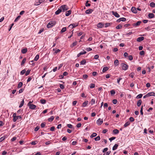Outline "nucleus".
<instances>
[{"label": "nucleus", "instance_id": "5701e85b", "mask_svg": "<svg viewBox=\"0 0 155 155\" xmlns=\"http://www.w3.org/2000/svg\"><path fill=\"white\" fill-rule=\"evenodd\" d=\"M118 146V144H115L114 145L113 147L112 150H116Z\"/></svg>", "mask_w": 155, "mask_h": 155}, {"label": "nucleus", "instance_id": "69168bd1", "mask_svg": "<svg viewBox=\"0 0 155 155\" xmlns=\"http://www.w3.org/2000/svg\"><path fill=\"white\" fill-rule=\"evenodd\" d=\"M5 138V137H3L0 138V142H2L3 141Z\"/></svg>", "mask_w": 155, "mask_h": 155}, {"label": "nucleus", "instance_id": "a18cd8bd", "mask_svg": "<svg viewBox=\"0 0 155 155\" xmlns=\"http://www.w3.org/2000/svg\"><path fill=\"white\" fill-rule=\"evenodd\" d=\"M134 75H135L134 73V72H132L129 75V76L131 77V78H133L134 77Z\"/></svg>", "mask_w": 155, "mask_h": 155}, {"label": "nucleus", "instance_id": "79ce46f5", "mask_svg": "<svg viewBox=\"0 0 155 155\" xmlns=\"http://www.w3.org/2000/svg\"><path fill=\"white\" fill-rule=\"evenodd\" d=\"M142 96L143 95L142 94H140L137 96L136 98L137 99H140L142 97Z\"/></svg>", "mask_w": 155, "mask_h": 155}, {"label": "nucleus", "instance_id": "7ed1b4c3", "mask_svg": "<svg viewBox=\"0 0 155 155\" xmlns=\"http://www.w3.org/2000/svg\"><path fill=\"white\" fill-rule=\"evenodd\" d=\"M78 25V23H73L70 24L68 27L69 28H74L76 26H77Z\"/></svg>", "mask_w": 155, "mask_h": 155}, {"label": "nucleus", "instance_id": "39448f33", "mask_svg": "<svg viewBox=\"0 0 155 155\" xmlns=\"http://www.w3.org/2000/svg\"><path fill=\"white\" fill-rule=\"evenodd\" d=\"M54 24H55L52 22H50L47 24V27L48 28H50L51 27L53 26Z\"/></svg>", "mask_w": 155, "mask_h": 155}, {"label": "nucleus", "instance_id": "f704fd0d", "mask_svg": "<svg viewBox=\"0 0 155 155\" xmlns=\"http://www.w3.org/2000/svg\"><path fill=\"white\" fill-rule=\"evenodd\" d=\"M66 30V28L65 27H64L62 28V29L61 31V32L62 33L65 32Z\"/></svg>", "mask_w": 155, "mask_h": 155}, {"label": "nucleus", "instance_id": "2eb2a0df", "mask_svg": "<svg viewBox=\"0 0 155 155\" xmlns=\"http://www.w3.org/2000/svg\"><path fill=\"white\" fill-rule=\"evenodd\" d=\"M148 17L150 18H153L154 17V15L152 13H150L148 15Z\"/></svg>", "mask_w": 155, "mask_h": 155}, {"label": "nucleus", "instance_id": "6e6d98bb", "mask_svg": "<svg viewBox=\"0 0 155 155\" xmlns=\"http://www.w3.org/2000/svg\"><path fill=\"white\" fill-rule=\"evenodd\" d=\"M32 77H29L27 79V82H28L30 81L32 79Z\"/></svg>", "mask_w": 155, "mask_h": 155}, {"label": "nucleus", "instance_id": "052dcab7", "mask_svg": "<svg viewBox=\"0 0 155 155\" xmlns=\"http://www.w3.org/2000/svg\"><path fill=\"white\" fill-rule=\"evenodd\" d=\"M40 127L39 126H37L34 129V130L35 131H37L39 129Z\"/></svg>", "mask_w": 155, "mask_h": 155}, {"label": "nucleus", "instance_id": "412c9836", "mask_svg": "<svg viewBox=\"0 0 155 155\" xmlns=\"http://www.w3.org/2000/svg\"><path fill=\"white\" fill-rule=\"evenodd\" d=\"M27 51V48H25L21 50V53L23 54H25Z\"/></svg>", "mask_w": 155, "mask_h": 155}, {"label": "nucleus", "instance_id": "37998d69", "mask_svg": "<svg viewBox=\"0 0 155 155\" xmlns=\"http://www.w3.org/2000/svg\"><path fill=\"white\" fill-rule=\"evenodd\" d=\"M31 71L30 70H28L26 72H25V75L26 76L28 75L30 73Z\"/></svg>", "mask_w": 155, "mask_h": 155}, {"label": "nucleus", "instance_id": "a211bd4d", "mask_svg": "<svg viewBox=\"0 0 155 155\" xmlns=\"http://www.w3.org/2000/svg\"><path fill=\"white\" fill-rule=\"evenodd\" d=\"M142 101L141 100H139L137 102V105L138 107H140Z\"/></svg>", "mask_w": 155, "mask_h": 155}, {"label": "nucleus", "instance_id": "b1692460", "mask_svg": "<svg viewBox=\"0 0 155 155\" xmlns=\"http://www.w3.org/2000/svg\"><path fill=\"white\" fill-rule=\"evenodd\" d=\"M40 102L42 104H45L46 103V101L45 99H41L40 100Z\"/></svg>", "mask_w": 155, "mask_h": 155}, {"label": "nucleus", "instance_id": "423d86ee", "mask_svg": "<svg viewBox=\"0 0 155 155\" xmlns=\"http://www.w3.org/2000/svg\"><path fill=\"white\" fill-rule=\"evenodd\" d=\"M104 26V24L102 22H100L97 25V26L98 28H102Z\"/></svg>", "mask_w": 155, "mask_h": 155}, {"label": "nucleus", "instance_id": "9b49d317", "mask_svg": "<svg viewBox=\"0 0 155 155\" xmlns=\"http://www.w3.org/2000/svg\"><path fill=\"white\" fill-rule=\"evenodd\" d=\"M148 97H149L151 96H154L155 95V93L152 92H149L147 94Z\"/></svg>", "mask_w": 155, "mask_h": 155}, {"label": "nucleus", "instance_id": "4be33fe9", "mask_svg": "<svg viewBox=\"0 0 155 155\" xmlns=\"http://www.w3.org/2000/svg\"><path fill=\"white\" fill-rule=\"evenodd\" d=\"M77 41H75V42H73L71 45L70 47L71 48H73L74 46H75L77 45Z\"/></svg>", "mask_w": 155, "mask_h": 155}, {"label": "nucleus", "instance_id": "1a4fd4ad", "mask_svg": "<svg viewBox=\"0 0 155 155\" xmlns=\"http://www.w3.org/2000/svg\"><path fill=\"white\" fill-rule=\"evenodd\" d=\"M141 23V21H138L136 23H134L133 24V26L134 27H136L139 25Z\"/></svg>", "mask_w": 155, "mask_h": 155}, {"label": "nucleus", "instance_id": "dca6fc26", "mask_svg": "<svg viewBox=\"0 0 155 155\" xmlns=\"http://www.w3.org/2000/svg\"><path fill=\"white\" fill-rule=\"evenodd\" d=\"M71 10H68L65 13V15L66 16H68L71 15Z\"/></svg>", "mask_w": 155, "mask_h": 155}, {"label": "nucleus", "instance_id": "a19ab883", "mask_svg": "<svg viewBox=\"0 0 155 155\" xmlns=\"http://www.w3.org/2000/svg\"><path fill=\"white\" fill-rule=\"evenodd\" d=\"M39 58V55L38 54L35 57L34 61H37Z\"/></svg>", "mask_w": 155, "mask_h": 155}, {"label": "nucleus", "instance_id": "c756f323", "mask_svg": "<svg viewBox=\"0 0 155 155\" xmlns=\"http://www.w3.org/2000/svg\"><path fill=\"white\" fill-rule=\"evenodd\" d=\"M86 63V61L85 59L82 60L80 62V63L81 64L84 65Z\"/></svg>", "mask_w": 155, "mask_h": 155}, {"label": "nucleus", "instance_id": "f3484780", "mask_svg": "<svg viewBox=\"0 0 155 155\" xmlns=\"http://www.w3.org/2000/svg\"><path fill=\"white\" fill-rule=\"evenodd\" d=\"M62 11V10L61 8H59L58 10H57L55 12V14L56 15H58Z\"/></svg>", "mask_w": 155, "mask_h": 155}, {"label": "nucleus", "instance_id": "6ab92c4d", "mask_svg": "<svg viewBox=\"0 0 155 155\" xmlns=\"http://www.w3.org/2000/svg\"><path fill=\"white\" fill-rule=\"evenodd\" d=\"M114 64L115 66H117L119 64V61L117 59L115 60L114 61Z\"/></svg>", "mask_w": 155, "mask_h": 155}, {"label": "nucleus", "instance_id": "cd10ccee", "mask_svg": "<svg viewBox=\"0 0 155 155\" xmlns=\"http://www.w3.org/2000/svg\"><path fill=\"white\" fill-rule=\"evenodd\" d=\"M112 24L111 23H106L105 24V27L106 28L107 27L110 25H111Z\"/></svg>", "mask_w": 155, "mask_h": 155}, {"label": "nucleus", "instance_id": "774afa93", "mask_svg": "<svg viewBox=\"0 0 155 155\" xmlns=\"http://www.w3.org/2000/svg\"><path fill=\"white\" fill-rule=\"evenodd\" d=\"M144 54V51H141L140 52V55H143Z\"/></svg>", "mask_w": 155, "mask_h": 155}, {"label": "nucleus", "instance_id": "e2e57ef3", "mask_svg": "<svg viewBox=\"0 0 155 155\" xmlns=\"http://www.w3.org/2000/svg\"><path fill=\"white\" fill-rule=\"evenodd\" d=\"M110 152L111 151H108L106 153L104 154V155H109Z\"/></svg>", "mask_w": 155, "mask_h": 155}, {"label": "nucleus", "instance_id": "49530a36", "mask_svg": "<svg viewBox=\"0 0 155 155\" xmlns=\"http://www.w3.org/2000/svg\"><path fill=\"white\" fill-rule=\"evenodd\" d=\"M127 57L128 58V59L130 61L132 60L133 59V56L131 55L128 56H127Z\"/></svg>", "mask_w": 155, "mask_h": 155}, {"label": "nucleus", "instance_id": "de8ad7c7", "mask_svg": "<svg viewBox=\"0 0 155 155\" xmlns=\"http://www.w3.org/2000/svg\"><path fill=\"white\" fill-rule=\"evenodd\" d=\"M26 61V59L25 58H24L23 59V60L22 61L21 63V65H23L25 62Z\"/></svg>", "mask_w": 155, "mask_h": 155}, {"label": "nucleus", "instance_id": "603ef678", "mask_svg": "<svg viewBox=\"0 0 155 155\" xmlns=\"http://www.w3.org/2000/svg\"><path fill=\"white\" fill-rule=\"evenodd\" d=\"M143 106H142L141 107V108L140 110V114L142 115H143Z\"/></svg>", "mask_w": 155, "mask_h": 155}, {"label": "nucleus", "instance_id": "09e8293b", "mask_svg": "<svg viewBox=\"0 0 155 155\" xmlns=\"http://www.w3.org/2000/svg\"><path fill=\"white\" fill-rule=\"evenodd\" d=\"M100 139V137L99 136H98L97 137L94 138V140L95 141H98Z\"/></svg>", "mask_w": 155, "mask_h": 155}, {"label": "nucleus", "instance_id": "a878e982", "mask_svg": "<svg viewBox=\"0 0 155 155\" xmlns=\"http://www.w3.org/2000/svg\"><path fill=\"white\" fill-rule=\"evenodd\" d=\"M108 69L109 68L108 67H104L102 71L103 72H105L107 71Z\"/></svg>", "mask_w": 155, "mask_h": 155}, {"label": "nucleus", "instance_id": "0eeeda50", "mask_svg": "<svg viewBox=\"0 0 155 155\" xmlns=\"http://www.w3.org/2000/svg\"><path fill=\"white\" fill-rule=\"evenodd\" d=\"M45 0H39L38 2H36L35 4V5H38L40 4L42 2H44Z\"/></svg>", "mask_w": 155, "mask_h": 155}, {"label": "nucleus", "instance_id": "f03ea898", "mask_svg": "<svg viewBox=\"0 0 155 155\" xmlns=\"http://www.w3.org/2000/svg\"><path fill=\"white\" fill-rule=\"evenodd\" d=\"M60 8L63 12L67 11L68 9V7L66 5H62L60 7Z\"/></svg>", "mask_w": 155, "mask_h": 155}, {"label": "nucleus", "instance_id": "f257e3e1", "mask_svg": "<svg viewBox=\"0 0 155 155\" xmlns=\"http://www.w3.org/2000/svg\"><path fill=\"white\" fill-rule=\"evenodd\" d=\"M120 65L123 70L126 71L128 69V65L124 63H122Z\"/></svg>", "mask_w": 155, "mask_h": 155}, {"label": "nucleus", "instance_id": "4c0bfd02", "mask_svg": "<svg viewBox=\"0 0 155 155\" xmlns=\"http://www.w3.org/2000/svg\"><path fill=\"white\" fill-rule=\"evenodd\" d=\"M110 93L111 95H113L115 94V91L114 90H112L110 91Z\"/></svg>", "mask_w": 155, "mask_h": 155}, {"label": "nucleus", "instance_id": "7c9ffc66", "mask_svg": "<svg viewBox=\"0 0 155 155\" xmlns=\"http://www.w3.org/2000/svg\"><path fill=\"white\" fill-rule=\"evenodd\" d=\"M130 122L129 121H128L124 125V127H126L129 126L130 124Z\"/></svg>", "mask_w": 155, "mask_h": 155}, {"label": "nucleus", "instance_id": "8fccbe9b", "mask_svg": "<svg viewBox=\"0 0 155 155\" xmlns=\"http://www.w3.org/2000/svg\"><path fill=\"white\" fill-rule=\"evenodd\" d=\"M95 85L94 84H90V87L91 88H93L94 87Z\"/></svg>", "mask_w": 155, "mask_h": 155}, {"label": "nucleus", "instance_id": "e433bc0d", "mask_svg": "<svg viewBox=\"0 0 155 155\" xmlns=\"http://www.w3.org/2000/svg\"><path fill=\"white\" fill-rule=\"evenodd\" d=\"M22 85H23L22 83L21 82H20L18 84V88H21L22 86Z\"/></svg>", "mask_w": 155, "mask_h": 155}, {"label": "nucleus", "instance_id": "3c124183", "mask_svg": "<svg viewBox=\"0 0 155 155\" xmlns=\"http://www.w3.org/2000/svg\"><path fill=\"white\" fill-rule=\"evenodd\" d=\"M21 16L20 15L18 16L15 19V22H16L18 21L19 19L20 18Z\"/></svg>", "mask_w": 155, "mask_h": 155}, {"label": "nucleus", "instance_id": "13d9d810", "mask_svg": "<svg viewBox=\"0 0 155 155\" xmlns=\"http://www.w3.org/2000/svg\"><path fill=\"white\" fill-rule=\"evenodd\" d=\"M116 139V137H111L109 139V140L110 141H111L115 139Z\"/></svg>", "mask_w": 155, "mask_h": 155}, {"label": "nucleus", "instance_id": "f8f14e48", "mask_svg": "<svg viewBox=\"0 0 155 155\" xmlns=\"http://www.w3.org/2000/svg\"><path fill=\"white\" fill-rule=\"evenodd\" d=\"M28 106L29 107V108L30 109H34L36 107V106L33 104H31L29 105V106Z\"/></svg>", "mask_w": 155, "mask_h": 155}, {"label": "nucleus", "instance_id": "393cba45", "mask_svg": "<svg viewBox=\"0 0 155 155\" xmlns=\"http://www.w3.org/2000/svg\"><path fill=\"white\" fill-rule=\"evenodd\" d=\"M88 101H86L85 102H84V103L82 104V106L83 107H85L86 106V105L88 103Z\"/></svg>", "mask_w": 155, "mask_h": 155}, {"label": "nucleus", "instance_id": "c85d7f7f", "mask_svg": "<svg viewBox=\"0 0 155 155\" xmlns=\"http://www.w3.org/2000/svg\"><path fill=\"white\" fill-rule=\"evenodd\" d=\"M16 114L14 113L13 114V121L14 122H15L16 121Z\"/></svg>", "mask_w": 155, "mask_h": 155}, {"label": "nucleus", "instance_id": "2f4dec72", "mask_svg": "<svg viewBox=\"0 0 155 155\" xmlns=\"http://www.w3.org/2000/svg\"><path fill=\"white\" fill-rule=\"evenodd\" d=\"M95 103V100L94 99H92L90 102V103L91 105H93V104H94Z\"/></svg>", "mask_w": 155, "mask_h": 155}, {"label": "nucleus", "instance_id": "473e14b6", "mask_svg": "<svg viewBox=\"0 0 155 155\" xmlns=\"http://www.w3.org/2000/svg\"><path fill=\"white\" fill-rule=\"evenodd\" d=\"M89 1L87 0L86 1L85 3V6L86 7L90 6L91 5V4L90 3H88V2H89Z\"/></svg>", "mask_w": 155, "mask_h": 155}, {"label": "nucleus", "instance_id": "4d7b16f0", "mask_svg": "<svg viewBox=\"0 0 155 155\" xmlns=\"http://www.w3.org/2000/svg\"><path fill=\"white\" fill-rule=\"evenodd\" d=\"M83 78L84 79H86L88 78V75L87 74H85L83 75Z\"/></svg>", "mask_w": 155, "mask_h": 155}, {"label": "nucleus", "instance_id": "5fc2aeb1", "mask_svg": "<svg viewBox=\"0 0 155 155\" xmlns=\"http://www.w3.org/2000/svg\"><path fill=\"white\" fill-rule=\"evenodd\" d=\"M121 21H126V19L125 18H120Z\"/></svg>", "mask_w": 155, "mask_h": 155}, {"label": "nucleus", "instance_id": "ddd939ff", "mask_svg": "<svg viewBox=\"0 0 155 155\" xmlns=\"http://www.w3.org/2000/svg\"><path fill=\"white\" fill-rule=\"evenodd\" d=\"M93 11L92 9H89L86 11L85 13L87 14H90Z\"/></svg>", "mask_w": 155, "mask_h": 155}, {"label": "nucleus", "instance_id": "864d4df0", "mask_svg": "<svg viewBox=\"0 0 155 155\" xmlns=\"http://www.w3.org/2000/svg\"><path fill=\"white\" fill-rule=\"evenodd\" d=\"M45 126V123H42L41 124V127L42 128L44 127Z\"/></svg>", "mask_w": 155, "mask_h": 155}, {"label": "nucleus", "instance_id": "72a5a7b5", "mask_svg": "<svg viewBox=\"0 0 155 155\" xmlns=\"http://www.w3.org/2000/svg\"><path fill=\"white\" fill-rule=\"evenodd\" d=\"M24 104V99H23L22 101L21 102L19 106V107H21Z\"/></svg>", "mask_w": 155, "mask_h": 155}, {"label": "nucleus", "instance_id": "bf43d9fd", "mask_svg": "<svg viewBox=\"0 0 155 155\" xmlns=\"http://www.w3.org/2000/svg\"><path fill=\"white\" fill-rule=\"evenodd\" d=\"M21 116L20 115L18 116H16V121L18 119H21Z\"/></svg>", "mask_w": 155, "mask_h": 155}, {"label": "nucleus", "instance_id": "58836bf2", "mask_svg": "<svg viewBox=\"0 0 155 155\" xmlns=\"http://www.w3.org/2000/svg\"><path fill=\"white\" fill-rule=\"evenodd\" d=\"M97 135V134L95 133H94L90 137L91 138H93L94 137H96Z\"/></svg>", "mask_w": 155, "mask_h": 155}, {"label": "nucleus", "instance_id": "20e7f679", "mask_svg": "<svg viewBox=\"0 0 155 155\" xmlns=\"http://www.w3.org/2000/svg\"><path fill=\"white\" fill-rule=\"evenodd\" d=\"M103 122V120L101 118H99L97 120L96 123L98 125H101Z\"/></svg>", "mask_w": 155, "mask_h": 155}, {"label": "nucleus", "instance_id": "0e129e2a", "mask_svg": "<svg viewBox=\"0 0 155 155\" xmlns=\"http://www.w3.org/2000/svg\"><path fill=\"white\" fill-rule=\"evenodd\" d=\"M67 126L70 128H73V126L71 124H68Z\"/></svg>", "mask_w": 155, "mask_h": 155}, {"label": "nucleus", "instance_id": "6e6552de", "mask_svg": "<svg viewBox=\"0 0 155 155\" xmlns=\"http://www.w3.org/2000/svg\"><path fill=\"white\" fill-rule=\"evenodd\" d=\"M112 14L114 15L115 17L117 18H119L120 17V15L117 12L113 11L112 12Z\"/></svg>", "mask_w": 155, "mask_h": 155}, {"label": "nucleus", "instance_id": "ea45409f", "mask_svg": "<svg viewBox=\"0 0 155 155\" xmlns=\"http://www.w3.org/2000/svg\"><path fill=\"white\" fill-rule=\"evenodd\" d=\"M122 26L121 25H119L116 26V28L117 29H120L121 28H122Z\"/></svg>", "mask_w": 155, "mask_h": 155}, {"label": "nucleus", "instance_id": "338daca9", "mask_svg": "<svg viewBox=\"0 0 155 155\" xmlns=\"http://www.w3.org/2000/svg\"><path fill=\"white\" fill-rule=\"evenodd\" d=\"M129 120L130 121L133 122L134 121V118L132 117H131L130 118Z\"/></svg>", "mask_w": 155, "mask_h": 155}, {"label": "nucleus", "instance_id": "4468645a", "mask_svg": "<svg viewBox=\"0 0 155 155\" xmlns=\"http://www.w3.org/2000/svg\"><path fill=\"white\" fill-rule=\"evenodd\" d=\"M131 10V11L134 13H137V10L136 8L134 7H132Z\"/></svg>", "mask_w": 155, "mask_h": 155}, {"label": "nucleus", "instance_id": "bb28decb", "mask_svg": "<svg viewBox=\"0 0 155 155\" xmlns=\"http://www.w3.org/2000/svg\"><path fill=\"white\" fill-rule=\"evenodd\" d=\"M54 118V116H51L50 118L48 119V121L49 122L52 121Z\"/></svg>", "mask_w": 155, "mask_h": 155}, {"label": "nucleus", "instance_id": "680f3d73", "mask_svg": "<svg viewBox=\"0 0 155 155\" xmlns=\"http://www.w3.org/2000/svg\"><path fill=\"white\" fill-rule=\"evenodd\" d=\"M117 103V100L116 99H114L113 100V103L114 104H116Z\"/></svg>", "mask_w": 155, "mask_h": 155}, {"label": "nucleus", "instance_id": "c03bdc74", "mask_svg": "<svg viewBox=\"0 0 155 155\" xmlns=\"http://www.w3.org/2000/svg\"><path fill=\"white\" fill-rule=\"evenodd\" d=\"M26 72L25 69H24L21 71L20 72V74L21 75L24 74Z\"/></svg>", "mask_w": 155, "mask_h": 155}, {"label": "nucleus", "instance_id": "aec40b11", "mask_svg": "<svg viewBox=\"0 0 155 155\" xmlns=\"http://www.w3.org/2000/svg\"><path fill=\"white\" fill-rule=\"evenodd\" d=\"M119 133V131L117 129L114 130L113 131V133L114 134H117Z\"/></svg>", "mask_w": 155, "mask_h": 155}, {"label": "nucleus", "instance_id": "c9c22d12", "mask_svg": "<svg viewBox=\"0 0 155 155\" xmlns=\"http://www.w3.org/2000/svg\"><path fill=\"white\" fill-rule=\"evenodd\" d=\"M150 5L152 7H155V3L154 2H151L150 3Z\"/></svg>", "mask_w": 155, "mask_h": 155}, {"label": "nucleus", "instance_id": "9d476101", "mask_svg": "<svg viewBox=\"0 0 155 155\" xmlns=\"http://www.w3.org/2000/svg\"><path fill=\"white\" fill-rule=\"evenodd\" d=\"M144 39V38L143 37H139L137 38V42H140L143 41Z\"/></svg>", "mask_w": 155, "mask_h": 155}]
</instances>
